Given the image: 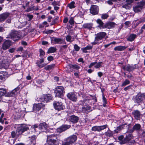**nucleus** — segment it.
<instances>
[{"label":"nucleus","instance_id":"nucleus-1","mask_svg":"<svg viewBox=\"0 0 145 145\" xmlns=\"http://www.w3.org/2000/svg\"><path fill=\"white\" fill-rule=\"evenodd\" d=\"M131 133H129L127 132L126 134V137L124 138L123 135L119 136L118 138L119 140L118 142L119 143L121 144H123L127 143L130 145V143L134 144L135 143V140H132V139H133L134 137Z\"/></svg>","mask_w":145,"mask_h":145},{"label":"nucleus","instance_id":"nucleus-2","mask_svg":"<svg viewBox=\"0 0 145 145\" xmlns=\"http://www.w3.org/2000/svg\"><path fill=\"white\" fill-rule=\"evenodd\" d=\"M59 143L56 135L52 134L47 136L46 145H59Z\"/></svg>","mask_w":145,"mask_h":145},{"label":"nucleus","instance_id":"nucleus-3","mask_svg":"<svg viewBox=\"0 0 145 145\" xmlns=\"http://www.w3.org/2000/svg\"><path fill=\"white\" fill-rule=\"evenodd\" d=\"M29 130V127L26 125L22 124L17 127L16 130V136L18 137L23 133Z\"/></svg>","mask_w":145,"mask_h":145},{"label":"nucleus","instance_id":"nucleus-4","mask_svg":"<svg viewBox=\"0 0 145 145\" xmlns=\"http://www.w3.org/2000/svg\"><path fill=\"white\" fill-rule=\"evenodd\" d=\"M54 93L56 96L58 97H63L65 93L64 89L63 87L57 86L55 88Z\"/></svg>","mask_w":145,"mask_h":145},{"label":"nucleus","instance_id":"nucleus-5","mask_svg":"<svg viewBox=\"0 0 145 145\" xmlns=\"http://www.w3.org/2000/svg\"><path fill=\"white\" fill-rule=\"evenodd\" d=\"M21 37L18 31H12L7 36V38H11L15 41L19 39Z\"/></svg>","mask_w":145,"mask_h":145},{"label":"nucleus","instance_id":"nucleus-6","mask_svg":"<svg viewBox=\"0 0 145 145\" xmlns=\"http://www.w3.org/2000/svg\"><path fill=\"white\" fill-rule=\"evenodd\" d=\"M145 5V2L144 1H142L139 2H138L137 5L133 7V10L136 13L140 12L141 10L143 8V6Z\"/></svg>","mask_w":145,"mask_h":145},{"label":"nucleus","instance_id":"nucleus-7","mask_svg":"<svg viewBox=\"0 0 145 145\" xmlns=\"http://www.w3.org/2000/svg\"><path fill=\"white\" fill-rule=\"evenodd\" d=\"M145 96V95L144 94L139 93L134 98V101L135 103H137L139 105L140 103H141Z\"/></svg>","mask_w":145,"mask_h":145},{"label":"nucleus","instance_id":"nucleus-8","mask_svg":"<svg viewBox=\"0 0 145 145\" xmlns=\"http://www.w3.org/2000/svg\"><path fill=\"white\" fill-rule=\"evenodd\" d=\"M52 95L49 94L43 95L39 98L40 101L44 102L46 103L49 102L51 100H52Z\"/></svg>","mask_w":145,"mask_h":145},{"label":"nucleus","instance_id":"nucleus-9","mask_svg":"<svg viewBox=\"0 0 145 145\" xmlns=\"http://www.w3.org/2000/svg\"><path fill=\"white\" fill-rule=\"evenodd\" d=\"M53 105L55 108L58 111L63 110L65 108V106L61 102L55 101L53 103Z\"/></svg>","mask_w":145,"mask_h":145},{"label":"nucleus","instance_id":"nucleus-10","mask_svg":"<svg viewBox=\"0 0 145 145\" xmlns=\"http://www.w3.org/2000/svg\"><path fill=\"white\" fill-rule=\"evenodd\" d=\"M132 114L134 117L135 119L137 120H140L143 115L141 112L138 110H135L132 112Z\"/></svg>","mask_w":145,"mask_h":145},{"label":"nucleus","instance_id":"nucleus-11","mask_svg":"<svg viewBox=\"0 0 145 145\" xmlns=\"http://www.w3.org/2000/svg\"><path fill=\"white\" fill-rule=\"evenodd\" d=\"M99 8L98 6L92 5L90 9V12L93 15H95L98 14Z\"/></svg>","mask_w":145,"mask_h":145},{"label":"nucleus","instance_id":"nucleus-12","mask_svg":"<svg viewBox=\"0 0 145 145\" xmlns=\"http://www.w3.org/2000/svg\"><path fill=\"white\" fill-rule=\"evenodd\" d=\"M141 127V126L140 124H136L134 125L132 129H130L129 128L127 132H129L130 133H132L134 131H139L140 130H142Z\"/></svg>","mask_w":145,"mask_h":145},{"label":"nucleus","instance_id":"nucleus-13","mask_svg":"<svg viewBox=\"0 0 145 145\" xmlns=\"http://www.w3.org/2000/svg\"><path fill=\"white\" fill-rule=\"evenodd\" d=\"M68 98L72 101L76 102L77 100V97L74 92H70L67 94Z\"/></svg>","mask_w":145,"mask_h":145},{"label":"nucleus","instance_id":"nucleus-14","mask_svg":"<svg viewBox=\"0 0 145 145\" xmlns=\"http://www.w3.org/2000/svg\"><path fill=\"white\" fill-rule=\"evenodd\" d=\"M77 139V137L76 135H73L69 136L65 139V141H67L70 144L75 142Z\"/></svg>","mask_w":145,"mask_h":145},{"label":"nucleus","instance_id":"nucleus-15","mask_svg":"<svg viewBox=\"0 0 145 145\" xmlns=\"http://www.w3.org/2000/svg\"><path fill=\"white\" fill-rule=\"evenodd\" d=\"M106 33L104 32H100L97 33L95 37V40L99 41L102 39L106 35Z\"/></svg>","mask_w":145,"mask_h":145},{"label":"nucleus","instance_id":"nucleus-16","mask_svg":"<svg viewBox=\"0 0 145 145\" xmlns=\"http://www.w3.org/2000/svg\"><path fill=\"white\" fill-rule=\"evenodd\" d=\"M12 44L11 41L7 40H5L2 44V48L4 50H5L8 48Z\"/></svg>","mask_w":145,"mask_h":145},{"label":"nucleus","instance_id":"nucleus-17","mask_svg":"<svg viewBox=\"0 0 145 145\" xmlns=\"http://www.w3.org/2000/svg\"><path fill=\"white\" fill-rule=\"evenodd\" d=\"M71 126L70 125H63L57 129V132L61 133L69 128Z\"/></svg>","mask_w":145,"mask_h":145},{"label":"nucleus","instance_id":"nucleus-18","mask_svg":"<svg viewBox=\"0 0 145 145\" xmlns=\"http://www.w3.org/2000/svg\"><path fill=\"white\" fill-rule=\"evenodd\" d=\"M51 42L52 43L53 41H54L55 42V44H56V43L59 44H65L66 43L65 42L63 41L62 39L60 38H56L55 37H51Z\"/></svg>","mask_w":145,"mask_h":145},{"label":"nucleus","instance_id":"nucleus-19","mask_svg":"<svg viewBox=\"0 0 145 145\" xmlns=\"http://www.w3.org/2000/svg\"><path fill=\"white\" fill-rule=\"evenodd\" d=\"M9 66V63L8 60L6 59L3 60L0 63V68L7 69Z\"/></svg>","mask_w":145,"mask_h":145},{"label":"nucleus","instance_id":"nucleus-20","mask_svg":"<svg viewBox=\"0 0 145 145\" xmlns=\"http://www.w3.org/2000/svg\"><path fill=\"white\" fill-rule=\"evenodd\" d=\"M20 88L17 87L16 88L11 91L8 92L7 93L6 95L5 96L7 97H13L17 94V91L19 90Z\"/></svg>","mask_w":145,"mask_h":145},{"label":"nucleus","instance_id":"nucleus-21","mask_svg":"<svg viewBox=\"0 0 145 145\" xmlns=\"http://www.w3.org/2000/svg\"><path fill=\"white\" fill-rule=\"evenodd\" d=\"M69 121L73 123H77L79 120V118L75 115H72L69 118Z\"/></svg>","mask_w":145,"mask_h":145},{"label":"nucleus","instance_id":"nucleus-22","mask_svg":"<svg viewBox=\"0 0 145 145\" xmlns=\"http://www.w3.org/2000/svg\"><path fill=\"white\" fill-rule=\"evenodd\" d=\"M123 69L125 70H126L127 71L130 72L136 69L135 65H130L129 64H128L123 66Z\"/></svg>","mask_w":145,"mask_h":145},{"label":"nucleus","instance_id":"nucleus-23","mask_svg":"<svg viewBox=\"0 0 145 145\" xmlns=\"http://www.w3.org/2000/svg\"><path fill=\"white\" fill-rule=\"evenodd\" d=\"M91 107L88 105L84 106L82 108V111L84 113H88L92 111Z\"/></svg>","mask_w":145,"mask_h":145},{"label":"nucleus","instance_id":"nucleus-24","mask_svg":"<svg viewBox=\"0 0 145 145\" xmlns=\"http://www.w3.org/2000/svg\"><path fill=\"white\" fill-rule=\"evenodd\" d=\"M10 15L8 12H5L0 14V22L4 21Z\"/></svg>","mask_w":145,"mask_h":145},{"label":"nucleus","instance_id":"nucleus-25","mask_svg":"<svg viewBox=\"0 0 145 145\" xmlns=\"http://www.w3.org/2000/svg\"><path fill=\"white\" fill-rule=\"evenodd\" d=\"M39 128L42 132H44L47 128V125L45 122L40 123L39 125Z\"/></svg>","mask_w":145,"mask_h":145},{"label":"nucleus","instance_id":"nucleus-26","mask_svg":"<svg viewBox=\"0 0 145 145\" xmlns=\"http://www.w3.org/2000/svg\"><path fill=\"white\" fill-rule=\"evenodd\" d=\"M116 25V24L114 22H109L105 25V27L104 28L110 29L114 27Z\"/></svg>","mask_w":145,"mask_h":145},{"label":"nucleus","instance_id":"nucleus-27","mask_svg":"<svg viewBox=\"0 0 145 145\" xmlns=\"http://www.w3.org/2000/svg\"><path fill=\"white\" fill-rule=\"evenodd\" d=\"M44 106V104L42 103H39L33 106V109L34 110L39 111Z\"/></svg>","mask_w":145,"mask_h":145},{"label":"nucleus","instance_id":"nucleus-28","mask_svg":"<svg viewBox=\"0 0 145 145\" xmlns=\"http://www.w3.org/2000/svg\"><path fill=\"white\" fill-rule=\"evenodd\" d=\"M137 35L135 34H131L127 38V40L129 41L132 42L137 37Z\"/></svg>","mask_w":145,"mask_h":145},{"label":"nucleus","instance_id":"nucleus-29","mask_svg":"<svg viewBox=\"0 0 145 145\" xmlns=\"http://www.w3.org/2000/svg\"><path fill=\"white\" fill-rule=\"evenodd\" d=\"M96 22L99 25L98 26V27L100 28H104L105 27V25H103L104 23L101 20L98 19L97 20Z\"/></svg>","mask_w":145,"mask_h":145},{"label":"nucleus","instance_id":"nucleus-30","mask_svg":"<svg viewBox=\"0 0 145 145\" xmlns=\"http://www.w3.org/2000/svg\"><path fill=\"white\" fill-rule=\"evenodd\" d=\"M127 47L125 46H118L116 47L114 49V50L115 51H122L125 50Z\"/></svg>","mask_w":145,"mask_h":145},{"label":"nucleus","instance_id":"nucleus-31","mask_svg":"<svg viewBox=\"0 0 145 145\" xmlns=\"http://www.w3.org/2000/svg\"><path fill=\"white\" fill-rule=\"evenodd\" d=\"M6 93V90L2 88H0V101L2 100V96H4Z\"/></svg>","mask_w":145,"mask_h":145},{"label":"nucleus","instance_id":"nucleus-32","mask_svg":"<svg viewBox=\"0 0 145 145\" xmlns=\"http://www.w3.org/2000/svg\"><path fill=\"white\" fill-rule=\"evenodd\" d=\"M93 26V24L92 23H86L83 25L82 27L84 28H87L90 29Z\"/></svg>","mask_w":145,"mask_h":145},{"label":"nucleus","instance_id":"nucleus-33","mask_svg":"<svg viewBox=\"0 0 145 145\" xmlns=\"http://www.w3.org/2000/svg\"><path fill=\"white\" fill-rule=\"evenodd\" d=\"M114 133L112 131L109 129L105 133V135L107 137H110L113 136Z\"/></svg>","mask_w":145,"mask_h":145},{"label":"nucleus","instance_id":"nucleus-34","mask_svg":"<svg viewBox=\"0 0 145 145\" xmlns=\"http://www.w3.org/2000/svg\"><path fill=\"white\" fill-rule=\"evenodd\" d=\"M57 49L56 47H51L48 50L47 53H50L55 52L56 51Z\"/></svg>","mask_w":145,"mask_h":145},{"label":"nucleus","instance_id":"nucleus-35","mask_svg":"<svg viewBox=\"0 0 145 145\" xmlns=\"http://www.w3.org/2000/svg\"><path fill=\"white\" fill-rule=\"evenodd\" d=\"M91 130L94 131H100V126H93L92 127Z\"/></svg>","mask_w":145,"mask_h":145},{"label":"nucleus","instance_id":"nucleus-36","mask_svg":"<svg viewBox=\"0 0 145 145\" xmlns=\"http://www.w3.org/2000/svg\"><path fill=\"white\" fill-rule=\"evenodd\" d=\"M55 66V64H52L51 65H47L44 67V69L47 70H49L54 68Z\"/></svg>","mask_w":145,"mask_h":145},{"label":"nucleus","instance_id":"nucleus-37","mask_svg":"<svg viewBox=\"0 0 145 145\" xmlns=\"http://www.w3.org/2000/svg\"><path fill=\"white\" fill-rule=\"evenodd\" d=\"M75 2L73 1L71 2L69 4L67 5V7L70 8L72 9L74 8L75 6L74 5Z\"/></svg>","mask_w":145,"mask_h":145},{"label":"nucleus","instance_id":"nucleus-38","mask_svg":"<svg viewBox=\"0 0 145 145\" xmlns=\"http://www.w3.org/2000/svg\"><path fill=\"white\" fill-rule=\"evenodd\" d=\"M70 67L73 69L78 70L80 67L77 65H71Z\"/></svg>","mask_w":145,"mask_h":145},{"label":"nucleus","instance_id":"nucleus-39","mask_svg":"<svg viewBox=\"0 0 145 145\" xmlns=\"http://www.w3.org/2000/svg\"><path fill=\"white\" fill-rule=\"evenodd\" d=\"M103 64V63L102 62L100 61L98 63H97H97L95 65L94 67L96 69H98L101 66V65Z\"/></svg>","mask_w":145,"mask_h":145},{"label":"nucleus","instance_id":"nucleus-40","mask_svg":"<svg viewBox=\"0 0 145 145\" xmlns=\"http://www.w3.org/2000/svg\"><path fill=\"white\" fill-rule=\"evenodd\" d=\"M130 81L127 79H126L125 81L122 83L121 86H126L130 84Z\"/></svg>","mask_w":145,"mask_h":145},{"label":"nucleus","instance_id":"nucleus-41","mask_svg":"<svg viewBox=\"0 0 145 145\" xmlns=\"http://www.w3.org/2000/svg\"><path fill=\"white\" fill-rule=\"evenodd\" d=\"M131 7V5L128 3H126L122 6V7L126 9H129Z\"/></svg>","mask_w":145,"mask_h":145},{"label":"nucleus","instance_id":"nucleus-42","mask_svg":"<svg viewBox=\"0 0 145 145\" xmlns=\"http://www.w3.org/2000/svg\"><path fill=\"white\" fill-rule=\"evenodd\" d=\"M122 128V126H119L116 129L114 130V133H113L114 134L115 133H118L119 132Z\"/></svg>","mask_w":145,"mask_h":145},{"label":"nucleus","instance_id":"nucleus-43","mask_svg":"<svg viewBox=\"0 0 145 145\" xmlns=\"http://www.w3.org/2000/svg\"><path fill=\"white\" fill-rule=\"evenodd\" d=\"M40 52V57L42 58L45 55V52L43 51L42 49H39Z\"/></svg>","mask_w":145,"mask_h":145},{"label":"nucleus","instance_id":"nucleus-44","mask_svg":"<svg viewBox=\"0 0 145 145\" xmlns=\"http://www.w3.org/2000/svg\"><path fill=\"white\" fill-rule=\"evenodd\" d=\"M36 139V137L35 136H33L31 137V142L33 144H35V140Z\"/></svg>","mask_w":145,"mask_h":145},{"label":"nucleus","instance_id":"nucleus-45","mask_svg":"<svg viewBox=\"0 0 145 145\" xmlns=\"http://www.w3.org/2000/svg\"><path fill=\"white\" fill-rule=\"evenodd\" d=\"M59 17L56 18L51 23L50 25H53L54 24H55L57 22L58 19Z\"/></svg>","mask_w":145,"mask_h":145},{"label":"nucleus","instance_id":"nucleus-46","mask_svg":"<svg viewBox=\"0 0 145 145\" xmlns=\"http://www.w3.org/2000/svg\"><path fill=\"white\" fill-rule=\"evenodd\" d=\"M65 38L66 40L67 41L70 42H72V41H71V36L69 35H67Z\"/></svg>","mask_w":145,"mask_h":145},{"label":"nucleus","instance_id":"nucleus-47","mask_svg":"<svg viewBox=\"0 0 145 145\" xmlns=\"http://www.w3.org/2000/svg\"><path fill=\"white\" fill-rule=\"evenodd\" d=\"M34 7V6H32L31 7L27 8L26 11L27 12H29L32 11L35 9Z\"/></svg>","mask_w":145,"mask_h":145},{"label":"nucleus","instance_id":"nucleus-48","mask_svg":"<svg viewBox=\"0 0 145 145\" xmlns=\"http://www.w3.org/2000/svg\"><path fill=\"white\" fill-rule=\"evenodd\" d=\"M99 126L100 131H101V130H103L107 128V127L108 125H103L100 126Z\"/></svg>","mask_w":145,"mask_h":145},{"label":"nucleus","instance_id":"nucleus-49","mask_svg":"<svg viewBox=\"0 0 145 145\" xmlns=\"http://www.w3.org/2000/svg\"><path fill=\"white\" fill-rule=\"evenodd\" d=\"M108 17V15L106 14H103L101 16V18L103 19H106Z\"/></svg>","mask_w":145,"mask_h":145},{"label":"nucleus","instance_id":"nucleus-50","mask_svg":"<svg viewBox=\"0 0 145 145\" xmlns=\"http://www.w3.org/2000/svg\"><path fill=\"white\" fill-rule=\"evenodd\" d=\"M74 48L76 51H78L79 50L80 47L77 44H75L74 45Z\"/></svg>","mask_w":145,"mask_h":145},{"label":"nucleus","instance_id":"nucleus-51","mask_svg":"<svg viewBox=\"0 0 145 145\" xmlns=\"http://www.w3.org/2000/svg\"><path fill=\"white\" fill-rule=\"evenodd\" d=\"M11 135L12 138H15L16 136H16V132L14 131H12L11 133Z\"/></svg>","mask_w":145,"mask_h":145},{"label":"nucleus","instance_id":"nucleus-52","mask_svg":"<svg viewBox=\"0 0 145 145\" xmlns=\"http://www.w3.org/2000/svg\"><path fill=\"white\" fill-rule=\"evenodd\" d=\"M132 87V85H130L126 87L123 90L125 91H127L129 89H131V88Z\"/></svg>","mask_w":145,"mask_h":145},{"label":"nucleus","instance_id":"nucleus-53","mask_svg":"<svg viewBox=\"0 0 145 145\" xmlns=\"http://www.w3.org/2000/svg\"><path fill=\"white\" fill-rule=\"evenodd\" d=\"M23 76L22 74L21 73H19L18 75L17 78L18 80H21V79L22 78V77Z\"/></svg>","mask_w":145,"mask_h":145},{"label":"nucleus","instance_id":"nucleus-54","mask_svg":"<svg viewBox=\"0 0 145 145\" xmlns=\"http://www.w3.org/2000/svg\"><path fill=\"white\" fill-rule=\"evenodd\" d=\"M102 97H103V103H107V100L105 98V96L104 94H102Z\"/></svg>","mask_w":145,"mask_h":145},{"label":"nucleus","instance_id":"nucleus-55","mask_svg":"<svg viewBox=\"0 0 145 145\" xmlns=\"http://www.w3.org/2000/svg\"><path fill=\"white\" fill-rule=\"evenodd\" d=\"M69 22L70 24L71 25L73 24L74 23L73 18L72 17L71 18Z\"/></svg>","mask_w":145,"mask_h":145},{"label":"nucleus","instance_id":"nucleus-56","mask_svg":"<svg viewBox=\"0 0 145 145\" xmlns=\"http://www.w3.org/2000/svg\"><path fill=\"white\" fill-rule=\"evenodd\" d=\"M5 77L3 75H0V82H2L5 80Z\"/></svg>","mask_w":145,"mask_h":145},{"label":"nucleus","instance_id":"nucleus-57","mask_svg":"<svg viewBox=\"0 0 145 145\" xmlns=\"http://www.w3.org/2000/svg\"><path fill=\"white\" fill-rule=\"evenodd\" d=\"M96 63H97V62L96 61L91 63L90 65L88 66L89 68H90L93 66H95V65L96 64Z\"/></svg>","mask_w":145,"mask_h":145},{"label":"nucleus","instance_id":"nucleus-58","mask_svg":"<svg viewBox=\"0 0 145 145\" xmlns=\"http://www.w3.org/2000/svg\"><path fill=\"white\" fill-rule=\"evenodd\" d=\"M36 82L38 84H41L44 82V81L40 79H38L36 80Z\"/></svg>","mask_w":145,"mask_h":145},{"label":"nucleus","instance_id":"nucleus-59","mask_svg":"<svg viewBox=\"0 0 145 145\" xmlns=\"http://www.w3.org/2000/svg\"><path fill=\"white\" fill-rule=\"evenodd\" d=\"M52 5L54 6H55L56 5H58L59 6V2H57L56 1H54L52 3Z\"/></svg>","mask_w":145,"mask_h":145},{"label":"nucleus","instance_id":"nucleus-60","mask_svg":"<svg viewBox=\"0 0 145 145\" xmlns=\"http://www.w3.org/2000/svg\"><path fill=\"white\" fill-rule=\"evenodd\" d=\"M54 58L53 57L51 56H49L47 57V59L49 61H51L53 60Z\"/></svg>","mask_w":145,"mask_h":145},{"label":"nucleus","instance_id":"nucleus-61","mask_svg":"<svg viewBox=\"0 0 145 145\" xmlns=\"http://www.w3.org/2000/svg\"><path fill=\"white\" fill-rule=\"evenodd\" d=\"M140 22H136L134 25L133 26V27L134 29H135L137 27V26L140 24Z\"/></svg>","mask_w":145,"mask_h":145},{"label":"nucleus","instance_id":"nucleus-62","mask_svg":"<svg viewBox=\"0 0 145 145\" xmlns=\"http://www.w3.org/2000/svg\"><path fill=\"white\" fill-rule=\"evenodd\" d=\"M54 31L52 30H50L46 31V33L47 34H51L54 32Z\"/></svg>","mask_w":145,"mask_h":145},{"label":"nucleus","instance_id":"nucleus-63","mask_svg":"<svg viewBox=\"0 0 145 145\" xmlns=\"http://www.w3.org/2000/svg\"><path fill=\"white\" fill-rule=\"evenodd\" d=\"M85 48H86V50H91L93 46H86V47H85Z\"/></svg>","mask_w":145,"mask_h":145},{"label":"nucleus","instance_id":"nucleus-64","mask_svg":"<svg viewBox=\"0 0 145 145\" xmlns=\"http://www.w3.org/2000/svg\"><path fill=\"white\" fill-rule=\"evenodd\" d=\"M15 50V48H13L9 49L8 50V51L12 53Z\"/></svg>","mask_w":145,"mask_h":145}]
</instances>
